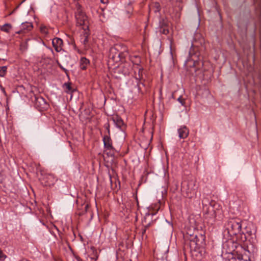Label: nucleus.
I'll use <instances>...</instances> for the list:
<instances>
[{
    "instance_id": "obj_17",
    "label": "nucleus",
    "mask_w": 261,
    "mask_h": 261,
    "mask_svg": "<svg viewBox=\"0 0 261 261\" xmlns=\"http://www.w3.org/2000/svg\"><path fill=\"white\" fill-rule=\"evenodd\" d=\"M159 32L161 34L167 35L169 31V27L166 21L163 20L160 22Z\"/></svg>"
},
{
    "instance_id": "obj_32",
    "label": "nucleus",
    "mask_w": 261,
    "mask_h": 261,
    "mask_svg": "<svg viewBox=\"0 0 261 261\" xmlns=\"http://www.w3.org/2000/svg\"><path fill=\"white\" fill-rule=\"evenodd\" d=\"M57 63L58 64V65L59 66V67L63 71H64L66 73H67L68 72V70L65 69V68H64L62 65L60 63V62L58 61H57Z\"/></svg>"
},
{
    "instance_id": "obj_40",
    "label": "nucleus",
    "mask_w": 261,
    "mask_h": 261,
    "mask_svg": "<svg viewBox=\"0 0 261 261\" xmlns=\"http://www.w3.org/2000/svg\"><path fill=\"white\" fill-rule=\"evenodd\" d=\"M2 88H4V87L0 84V89L2 90Z\"/></svg>"
},
{
    "instance_id": "obj_33",
    "label": "nucleus",
    "mask_w": 261,
    "mask_h": 261,
    "mask_svg": "<svg viewBox=\"0 0 261 261\" xmlns=\"http://www.w3.org/2000/svg\"><path fill=\"white\" fill-rule=\"evenodd\" d=\"M149 224L144 226V228L142 230V236H143L145 233L146 229L149 227Z\"/></svg>"
},
{
    "instance_id": "obj_22",
    "label": "nucleus",
    "mask_w": 261,
    "mask_h": 261,
    "mask_svg": "<svg viewBox=\"0 0 261 261\" xmlns=\"http://www.w3.org/2000/svg\"><path fill=\"white\" fill-rule=\"evenodd\" d=\"M89 35V29L88 30H84L83 34L82 36L81 39H83L82 43L84 45H86L88 42V37Z\"/></svg>"
},
{
    "instance_id": "obj_35",
    "label": "nucleus",
    "mask_w": 261,
    "mask_h": 261,
    "mask_svg": "<svg viewBox=\"0 0 261 261\" xmlns=\"http://www.w3.org/2000/svg\"><path fill=\"white\" fill-rule=\"evenodd\" d=\"M1 91H2V92H3V93L4 94V95L5 96H7V93L6 92L5 88H2V90H1Z\"/></svg>"
},
{
    "instance_id": "obj_20",
    "label": "nucleus",
    "mask_w": 261,
    "mask_h": 261,
    "mask_svg": "<svg viewBox=\"0 0 261 261\" xmlns=\"http://www.w3.org/2000/svg\"><path fill=\"white\" fill-rule=\"evenodd\" d=\"M40 32L42 35L47 36L49 34V30L50 29L49 27L41 24L39 27Z\"/></svg>"
},
{
    "instance_id": "obj_18",
    "label": "nucleus",
    "mask_w": 261,
    "mask_h": 261,
    "mask_svg": "<svg viewBox=\"0 0 261 261\" xmlns=\"http://www.w3.org/2000/svg\"><path fill=\"white\" fill-rule=\"evenodd\" d=\"M178 133L180 139H185L189 134V128L186 126H182L178 129Z\"/></svg>"
},
{
    "instance_id": "obj_9",
    "label": "nucleus",
    "mask_w": 261,
    "mask_h": 261,
    "mask_svg": "<svg viewBox=\"0 0 261 261\" xmlns=\"http://www.w3.org/2000/svg\"><path fill=\"white\" fill-rule=\"evenodd\" d=\"M237 251L233 249L230 250L229 252L226 253L224 256V261H239L240 254H237Z\"/></svg>"
},
{
    "instance_id": "obj_21",
    "label": "nucleus",
    "mask_w": 261,
    "mask_h": 261,
    "mask_svg": "<svg viewBox=\"0 0 261 261\" xmlns=\"http://www.w3.org/2000/svg\"><path fill=\"white\" fill-rule=\"evenodd\" d=\"M63 87L65 88V91L67 93L72 94L74 91V89L71 87V83H65Z\"/></svg>"
},
{
    "instance_id": "obj_42",
    "label": "nucleus",
    "mask_w": 261,
    "mask_h": 261,
    "mask_svg": "<svg viewBox=\"0 0 261 261\" xmlns=\"http://www.w3.org/2000/svg\"><path fill=\"white\" fill-rule=\"evenodd\" d=\"M229 243L233 244V243L232 242H228V244H229Z\"/></svg>"
},
{
    "instance_id": "obj_27",
    "label": "nucleus",
    "mask_w": 261,
    "mask_h": 261,
    "mask_svg": "<svg viewBox=\"0 0 261 261\" xmlns=\"http://www.w3.org/2000/svg\"><path fill=\"white\" fill-rule=\"evenodd\" d=\"M239 261H251V260L247 255L240 254Z\"/></svg>"
},
{
    "instance_id": "obj_29",
    "label": "nucleus",
    "mask_w": 261,
    "mask_h": 261,
    "mask_svg": "<svg viewBox=\"0 0 261 261\" xmlns=\"http://www.w3.org/2000/svg\"><path fill=\"white\" fill-rule=\"evenodd\" d=\"M104 127L106 128L107 133L105 135H110V125L109 122H107L104 124Z\"/></svg>"
},
{
    "instance_id": "obj_16",
    "label": "nucleus",
    "mask_w": 261,
    "mask_h": 261,
    "mask_svg": "<svg viewBox=\"0 0 261 261\" xmlns=\"http://www.w3.org/2000/svg\"><path fill=\"white\" fill-rule=\"evenodd\" d=\"M102 141L105 149H113L112 140L111 139L110 135H105L103 137Z\"/></svg>"
},
{
    "instance_id": "obj_38",
    "label": "nucleus",
    "mask_w": 261,
    "mask_h": 261,
    "mask_svg": "<svg viewBox=\"0 0 261 261\" xmlns=\"http://www.w3.org/2000/svg\"><path fill=\"white\" fill-rule=\"evenodd\" d=\"M26 0H23L21 3L16 7V9L18 8L19 7V6L21 4H22L23 2H24Z\"/></svg>"
},
{
    "instance_id": "obj_7",
    "label": "nucleus",
    "mask_w": 261,
    "mask_h": 261,
    "mask_svg": "<svg viewBox=\"0 0 261 261\" xmlns=\"http://www.w3.org/2000/svg\"><path fill=\"white\" fill-rule=\"evenodd\" d=\"M41 177L39 178L41 184L43 186H51L54 185L56 179L52 174L47 173L44 170H40Z\"/></svg>"
},
{
    "instance_id": "obj_2",
    "label": "nucleus",
    "mask_w": 261,
    "mask_h": 261,
    "mask_svg": "<svg viewBox=\"0 0 261 261\" xmlns=\"http://www.w3.org/2000/svg\"><path fill=\"white\" fill-rule=\"evenodd\" d=\"M226 229L230 236H236L241 234L242 221L239 218H233L229 219L226 224Z\"/></svg>"
},
{
    "instance_id": "obj_25",
    "label": "nucleus",
    "mask_w": 261,
    "mask_h": 261,
    "mask_svg": "<svg viewBox=\"0 0 261 261\" xmlns=\"http://www.w3.org/2000/svg\"><path fill=\"white\" fill-rule=\"evenodd\" d=\"M7 73V66H4L0 67V76L4 77Z\"/></svg>"
},
{
    "instance_id": "obj_37",
    "label": "nucleus",
    "mask_w": 261,
    "mask_h": 261,
    "mask_svg": "<svg viewBox=\"0 0 261 261\" xmlns=\"http://www.w3.org/2000/svg\"><path fill=\"white\" fill-rule=\"evenodd\" d=\"M256 1V2L257 3H258V6L259 7L260 9H261V6H260V1L259 0H255Z\"/></svg>"
},
{
    "instance_id": "obj_41",
    "label": "nucleus",
    "mask_w": 261,
    "mask_h": 261,
    "mask_svg": "<svg viewBox=\"0 0 261 261\" xmlns=\"http://www.w3.org/2000/svg\"><path fill=\"white\" fill-rule=\"evenodd\" d=\"M101 2L103 3H107V2L105 1L104 0H101Z\"/></svg>"
},
{
    "instance_id": "obj_3",
    "label": "nucleus",
    "mask_w": 261,
    "mask_h": 261,
    "mask_svg": "<svg viewBox=\"0 0 261 261\" xmlns=\"http://www.w3.org/2000/svg\"><path fill=\"white\" fill-rule=\"evenodd\" d=\"M256 232V228L255 225L249 222L247 224L244 228V231L241 232V240L242 242L246 241L248 239L250 241H253L255 239V233Z\"/></svg>"
},
{
    "instance_id": "obj_10",
    "label": "nucleus",
    "mask_w": 261,
    "mask_h": 261,
    "mask_svg": "<svg viewBox=\"0 0 261 261\" xmlns=\"http://www.w3.org/2000/svg\"><path fill=\"white\" fill-rule=\"evenodd\" d=\"M33 28L32 22H25L22 23L20 26V30L16 32L18 34H24L30 32Z\"/></svg>"
},
{
    "instance_id": "obj_28",
    "label": "nucleus",
    "mask_w": 261,
    "mask_h": 261,
    "mask_svg": "<svg viewBox=\"0 0 261 261\" xmlns=\"http://www.w3.org/2000/svg\"><path fill=\"white\" fill-rule=\"evenodd\" d=\"M105 151L107 152V154L108 156H114L115 154V148L113 147V149H105Z\"/></svg>"
},
{
    "instance_id": "obj_31",
    "label": "nucleus",
    "mask_w": 261,
    "mask_h": 261,
    "mask_svg": "<svg viewBox=\"0 0 261 261\" xmlns=\"http://www.w3.org/2000/svg\"><path fill=\"white\" fill-rule=\"evenodd\" d=\"M178 101H179L182 106H184L185 104V99L182 97L181 96H179L177 99Z\"/></svg>"
},
{
    "instance_id": "obj_4",
    "label": "nucleus",
    "mask_w": 261,
    "mask_h": 261,
    "mask_svg": "<svg viewBox=\"0 0 261 261\" xmlns=\"http://www.w3.org/2000/svg\"><path fill=\"white\" fill-rule=\"evenodd\" d=\"M75 17L77 25L82 26L84 30L89 29V22L87 19V16L79 7L77 8L75 12Z\"/></svg>"
},
{
    "instance_id": "obj_26",
    "label": "nucleus",
    "mask_w": 261,
    "mask_h": 261,
    "mask_svg": "<svg viewBox=\"0 0 261 261\" xmlns=\"http://www.w3.org/2000/svg\"><path fill=\"white\" fill-rule=\"evenodd\" d=\"M91 249L92 250L93 256L91 257V259L92 260H94V261H96L98 259V255L97 254V250L94 247H91Z\"/></svg>"
},
{
    "instance_id": "obj_5",
    "label": "nucleus",
    "mask_w": 261,
    "mask_h": 261,
    "mask_svg": "<svg viewBox=\"0 0 261 261\" xmlns=\"http://www.w3.org/2000/svg\"><path fill=\"white\" fill-rule=\"evenodd\" d=\"M32 100L34 102L35 107L39 111H44L48 109L49 105L45 99L39 95H34L32 97Z\"/></svg>"
},
{
    "instance_id": "obj_23",
    "label": "nucleus",
    "mask_w": 261,
    "mask_h": 261,
    "mask_svg": "<svg viewBox=\"0 0 261 261\" xmlns=\"http://www.w3.org/2000/svg\"><path fill=\"white\" fill-rule=\"evenodd\" d=\"M12 28V25L10 23H5L2 26H1L0 30L2 31L5 32L6 33H9L10 30Z\"/></svg>"
},
{
    "instance_id": "obj_1",
    "label": "nucleus",
    "mask_w": 261,
    "mask_h": 261,
    "mask_svg": "<svg viewBox=\"0 0 261 261\" xmlns=\"http://www.w3.org/2000/svg\"><path fill=\"white\" fill-rule=\"evenodd\" d=\"M197 231L192 233L191 230H189L185 237L189 240L186 245H188L191 251H195L197 249L203 247L205 244V237L204 234H197Z\"/></svg>"
},
{
    "instance_id": "obj_8",
    "label": "nucleus",
    "mask_w": 261,
    "mask_h": 261,
    "mask_svg": "<svg viewBox=\"0 0 261 261\" xmlns=\"http://www.w3.org/2000/svg\"><path fill=\"white\" fill-rule=\"evenodd\" d=\"M109 57L115 62H118L124 57L123 53L119 51L116 47L110 48Z\"/></svg>"
},
{
    "instance_id": "obj_12",
    "label": "nucleus",
    "mask_w": 261,
    "mask_h": 261,
    "mask_svg": "<svg viewBox=\"0 0 261 261\" xmlns=\"http://www.w3.org/2000/svg\"><path fill=\"white\" fill-rule=\"evenodd\" d=\"M216 216V211L214 208L212 207L208 208L207 212L204 214V218L205 219H207L208 223L212 224L215 222Z\"/></svg>"
},
{
    "instance_id": "obj_13",
    "label": "nucleus",
    "mask_w": 261,
    "mask_h": 261,
    "mask_svg": "<svg viewBox=\"0 0 261 261\" xmlns=\"http://www.w3.org/2000/svg\"><path fill=\"white\" fill-rule=\"evenodd\" d=\"M142 69L139 68V77H136V80L137 81V88H138V91L139 93H140L141 95H143L144 93V91L143 90V87H145V84L144 83V82H142Z\"/></svg>"
},
{
    "instance_id": "obj_15",
    "label": "nucleus",
    "mask_w": 261,
    "mask_h": 261,
    "mask_svg": "<svg viewBox=\"0 0 261 261\" xmlns=\"http://www.w3.org/2000/svg\"><path fill=\"white\" fill-rule=\"evenodd\" d=\"M161 10V7L159 3L158 2H152L149 6V13H154L155 14H160V11Z\"/></svg>"
},
{
    "instance_id": "obj_30",
    "label": "nucleus",
    "mask_w": 261,
    "mask_h": 261,
    "mask_svg": "<svg viewBox=\"0 0 261 261\" xmlns=\"http://www.w3.org/2000/svg\"><path fill=\"white\" fill-rule=\"evenodd\" d=\"M6 257L7 256L3 253L2 250L0 249V260H4Z\"/></svg>"
},
{
    "instance_id": "obj_11",
    "label": "nucleus",
    "mask_w": 261,
    "mask_h": 261,
    "mask_svg": "<svg viewBox=\"0 0 261 261\" xmlns=\"http://www.w3.org/2000/svg\"><path fill=\"white\" fill-rule=\"evenodd\" d=\"M115 126L123 130L125 128V125L122 118L118 115H114L111 118Z\"/></svg>"
},
{
    "instance_id": "obj_24",
    "label": "nucleus",
    "mask_w": 261,
    "mask_h": 261,
    "mask_svg": "<svg viewBox=\"0 0 261 261\" xmlns=\"http://www.w3.org/2000/svg\"><path fill=\"white\" fill-rule=\"evenodd\" d=\"M130 60L133 64L137 65H139L141 63L140 58L137 56L132 57Z\"/></svg>"
},
{
    "instance_id": "obj_6",
    "label": "nucleus",
    "mask_w": 261,
    "mask_h": 261,
    "mask_svg": "<svg viewBox=\"0 0 261 261\" xmlns=\"http://www.w3.org/2000/svg\"><path fill=\"white\" fill-rule=\"evenodd\" d=\"M192 47L193 45H192L191 48L189 50V57L186 61V64L190 67L194 68V70L196 71V69H195V67L198 64L199 53L197 51H195L194 48Z\"/></svg>"
},
{
    "instance_id": "obj_43",
    "label": "nucleus",
    "mask_w": 261,
    "mask_h": 261,
    "mask_svg": "<svg viewBox=\"0 0 261 261\" xmlns=\"http://www.w3.org/2000/svg\"><path fill=\"white\" fill-rule=\"evenodd\" d=\"M110 180H111V175H110Z\"/></svg>"
},
{
    "instance_id": "obj_34",
    "label": "nucleus",
    "mask_w": 261,
    "mask_h": 261,
    "mask_svg": "<svg viewBox=\"0 0 261 261\" xmlns=\"http://www.w3.org/2000/svg\"><path fill=\"white\" fill-rule=\"evenodd\" d=\"M76 261H83V259L78 255L75 256Z\"/></svg>"
},
{
    "instance_id": "obj_19",
    "label": "nucleus",
    "mask_w": 261,
    "mask_h": 261,
    "mask_svg": "<svg viewBox=\"0 0 261 261\" xmlns=\"http://www.w3.org/2000/svg\"><path fill=\"white\" fill-rule=\"evenodd\" d=\"M90 64L89 60L85 57H82L80 61V67L82 70H86Z\"/></svg>"
},
{
    "instance_id": "obj_36",
    "label": "nucleus",
    "mask_w": 261,
    "mask_h": 261,
    "mask_svg": "<svg viewBox=\"0 0 261 261\" xmlns=\"http://www.w3.org/2000/svg\"><path fill=\"white\" fill-rule=\"evenodd\" d=\"M89 208V205L87 204L85 206V211L86 212H88Z\"/></svg>"
},
{
    "instance_id": "obj_39",
    "label": "nucleus",
    "mask_w": 261,
    "mask_h": 261,
    "mask_svg": "<svg viewBox=\"0 0 261 261\" xmlns=\"http://www.w3.org/2000/svg\"><path fill=\"white\" fill-rule=\"evenodd\" d=\"M2 88H4V87L0 84V89L2 90Z\"/></svg>"
},
{
    "instance_id": "obj_14",
    "label": "nucleus",
    "mask_w": 261,
    "mask_h": 261,
    "mask_svg": "<svg viewBox=\"0 0 261 261\" xmlns=\"http://www.w3.org/2000/svg\"><path fill=\"white\" fill-rule=\"evenodd\" d=\"M52 44L55 50L59 53L63 50V41L60 38L56 37L52 40Z\"/></svg>"
}]
</instances>
